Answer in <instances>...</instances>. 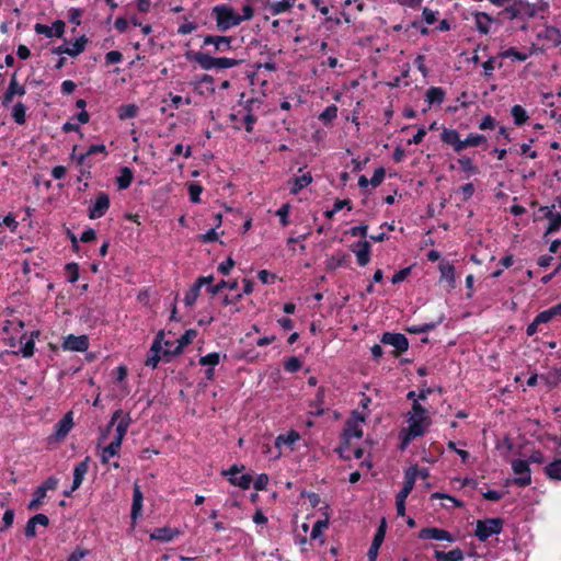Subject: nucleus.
<instances>
[{
  "label": "nucleus",
  "instance_id": "f257e3e1",
  "mask_svg": "<svg viewBox=\"0 0 561 561\" xmlns=\"http://www.w3.org/2000/svg\"><path fill=\"white\" fill-rule=\"evenodd\" d=\"M408 423V427L402 428L399 435L401 450H404L413 439L424 435L431 424L426 410L417 401L412 404Z\"/></svg>",
  "mask_w": 561,
  "mask_h": 561
},
{
  "label": "nucleus",
  "instance_id": "f03ea898",
  "mask_svg": "<svg viewBox=\"0 0 561 561\" xmlns=\"http://www.w3.org/2000/svg\"><path fill=\"white\" fill-rule=\"evenodd\" d=\"M185 57L196 62L203 70L229 69L239 66L242 60L229 57H214L208 53L188 50Z\"/></svg>",
  "mask_w": 561,
  "mask_h": 561
},
{
  "label": "nucleus",
  "instance_id": "7ed1b4c3",
  "mask_svg": "<svg viewBox=\"0 0 561 561\" xmlns=\"http://www.w3.org/2000/svg\"><path fill=\"white\" fill-rule=\"evenodd\" d=\"M211 15L216 21V27L225 33L241 24L239 14L228 4H218L211 9Z\"/></svg>",
  "mask_w": 561,
  "mask_h": 561
},
{
  "label": "nucleus",
  "instance_id": "20e7f679",
  "mask_svg": "<svg viewBox=\"0 0 561 561\" xmlns=\"http://www.w3.org/2000/svg\"><path fill=\"white\" fill-rule=\"evenodd\" d=\"M503 524V519L500 517L479 519L476 525V536L480 541H485L491 536L500 534Z\"/></svg>",
  "mask_w": 561,
  "mask_h": 561
},
{
  "label": "nucleus",
  "instance_id": "39448f33",
  "mask_svg": "<svg viewBox=\"0 0 561 561\" xmlns=\"http://www.w3.org/2000/svg\"><path fill=\"white\" fill-rule=\"evenodd\" d=\"M116 424L115 428V437L118 439H123L131 424V417L129 413L123 412V410L118 409L113 412L112 417L106 426V433Z\"/></svg>",
  "mask_w": 561,
  "mask_h": 561
},
{
  "label": "nucleus",
  "instance_id": "423d86ee",
  "mask_svg": "<svg viewBox=\"0 0 561 561\" xmlns=\"http://www.w3.org/2000/svg\"><path fill=\"white\" fill-rule=\"evenodd\" d=\"M365 422V417L358 412H353L352 416L346 421L343 437L348 443L353 438H362L363 430L362 424Z\"/></svg>",
  "mask_w": 561,
  "mask_h": 561
},
{
  "label": "nucleus",
  "instance_id": "0eeeda50",
  "mask_svg": "<svg viewBox=\"0 0 561 561\" xmlns=\"http://www.w3.org/2000/svg\"><path fill=\"white\" fill-rule=\"evenodd\" d=\"M232 36L225 35H205L203 37V47L214 46V53H227L232 49Z\"/></svg>",
  "mask_w": 561,
  "mask_h": 561
},
{
  "label": "nucleus",
  "instance_id": "6e6552de",
  "mask_svg": "<svg viewBox=\"0 0 561 561\" xmlns=\"http://www.w3.org/2000/svg\"><path fill=\"white\" fill-rule=\"evenodd\" d=\"M512 470L517 478L514 479V483L519 486H527L531 483L530 468L528 461L522 459H515L512 461Z\"/></svg>",
  "mask_w": 561,
  "mask_h": 561
},
{
  "label": "nucleus",
  "instance_id": "1a4fd4ad",
  "mask_svg": "<svg viewBox=\"0 0 561 561\" xmlns=\"http://www.w3.org/2000/svg\"><path fill=\"white\" fill-rule=\"evenodd\" d=\"M111 201L105 192H100L92 206L88 209V216L90 219H99L103 217L110 209Z\"/></svg>",
  "mask_w": 561,
  "mask_h": 561
},
{
  "label": "nucleus",
  "instance_id": "9d476101",
  "mask_svg": "<svg viewBox=\"0 0 561 561\" xmlns=\"http://www.w3.org/2000/svg\"><path fill=\"white\" fill-rule=\"evenodd\" d=\"M26 93V89L23 84H20L18 81V73L14 71L11 75V79L8 85V89L2 95L1 102L3 106H8L15 96H23Z\"/></svg>",
  "mask_w": 561,
  "mask_h": 561
},
{
  "label": "nucleus",
  "instance_id": "9b49d317",
  "mask_svg": "<svg viewBox=\"0 0 561 561\" xmlns=\"http://www.w3.org/2000/svg\"><path fill=\"white\" fill-rule=\"evenodd\" d=\"M66 24L62 20H56L51 26L46 24L36 23L34 30L37 34L45 35L48 38L62 37Z\"/></svg>",
  "mask_w": 561,
  "mask_h": 561
},
{
  "label": "nucleus",
  "instance_id": "f8f14e48",
  "mask_svg": "<svg viewBox=\"0 0 561 561\" xmlns=\"http://www.w3.org/2000/svg\"><path fill=\"white\" fill-rule=\"evenodd\" d=\"M77 148L78 146H73L70 154L71 160L76 161V167L79 171L77 182H81L83 179L90 180L92 178L91 169L93 163L90 160H84V157L77 156Z\"/></svg>",
  "mask_w": 561,
  "mask_h": 561
},
{
  "label": "nucleus",
  "instance_id": "ddd939ff",
  "mask_svg": "<svg viewBox=\"0 0 561 561\" xmlns=\"http://www.w3.org/2000/svg\"><path fill=\"white\" fill-rule=\"evenodd\" d=\"M176 339L178 336L175 334L169 332L168 335H165L164 332L161 331L156 335L149 351H172L171 348H174L176 345Z\"/></svg>",
  "mask_w": 561,
  "mask_h": 561
},
{
  "label": "nucleus",
  "instance_id": "4468645a",
  "mask_svg": "<svg viewBox=\"0 0 561 561\" xmlns=\"http://www.w3.org/2000/svg\"><path fill=\"white\" fill-rule=\"evenodd\" d=\"M440 140L443 144L450 146L455 152H461L463 150V140L460 138V134L453 128L444 127L440 133Z\"/></svg>",
  "mask_w": 561,
  "mask_h": 561
},
{
  "label": "nucleus",
  "instance_id": "2eb2a0df",
  "mask_svg": "<svg viewBox=\"0 0 561 561\" xmlns=\"http://www.w3.org/2000/svg\"><path fill=\"white\" fill-rule=\"evenodd\" d=\"M386 345H391L394 351H408L409 341L402 333L385 332L380 340Z\"/></svg>",
  "mask_w": 561,
  "mask_h": 561
},
{
  "label": "nucleus",
  "instance_id": "dca6fc26",
  "mask_svg": "<svg viewBox=\"0 0 561 561\" xmlns=\"http://www.w3.org/2000/svg\"><path fill=\"white\" fill-rule=\"evenodd\" d=\"M419 538L420 539L445 540L448 542L455 541L454 536L449 531L442 529V528H436V527L422 528L419 533Z\"/></svg>",
  "mask_w": 561,
  "mask_h": 561
},
{
  "label": "nucleus",
  "instance_id": "f3484780",
  "mask_svg": "<svg viewBox=\"0 0 561 561\" xmlns=\"http://www.w3.org/2000/svg\"><path fill=\"white\" fill-rule=\"evenodd\" d=\"M417 477V466H411L409 467L404 472V483L403 488L400 490V492L397 494V499L407 500L409 494L414 488L415 480Z\"/></svg>",
  "mask_w": 561,
  "mask_h": 561
},
{
  "label": "nucleus",
  "instance_id": "a211bd4d",
  "mask_svg": "<svg viewBox=\"0 0 561 561\" xmlns=\"http://www.w3.org/2000/svg\"><path fill=\"white\" fill-rule=\"evenodd\" d=\"M386 520L385 518L381 520L375 536H374V539H373V542L370 545V548L367 552V557H368V560L369 561H376L377 560V556H378V551H379V548L380 546L382 545L383 540H385V536H386Z\"/></svg>",
  "mask_w": 561,
  "mask_h": 561
},
{
  "label": "nucleus",
  "instance_id": "6ab92c4d",
  "mask_svg": "<svg viewBox=\"0 0 561 561\" xmlns=\"http://www.w3.org/2000/svg\"><path fill=\"white\" fill-rule=\"evenodd\" d=\"M89 345V337L84 334L79 336L69 334L62 343L64 351H88Z\"/></svg>",
  "mask_w": 561,
  "mask_h": 561
},
{
  "label": "nucleus",
  "instance_id": "aec40b11",
  "mask_svg": "<svg viewBox=\"0 0 561 561\" xmlns=\"http://www.w3.org/2000/svg\"><path fill=\"white\" fill-rule=\"evenodd\" d=\"M352 251L355 253L359 266H366L370 262L371 245L368 241L365 240L354 243Z\"/></svg>",
  "mask_w": 561,
  "mask_h": 561
},
{
  "label": "nucleus",
  "instance_id": "412c9836",
  "mask_svg": "<svg viewBox=\"0 0 561 561\" xmlns=\"http://www.w3.org/2000/svg\"><path fill=\"white\" fill-rule=\"evenodd\" d=\"M554 205L551 207L541 206L540 211L543 213L545 218L549 220V225L546 230V234L558 232L561 228V214L553 213Z\"/></svg>",
  "mask_w": 561,
  "mask_h": 561
},
{
  "label": "nucleus",
  "instance_id": "4be33fe9",
  "mask_svg": "<svg viewBox=\"0 0 561 561\" xmlns=\"http://www.w3.org/2000/svg\"><path fill=\"white\" fill-rule=\"evenodd\" d=\"M73 426V412H67L55 425V437L57 440L64 439Z\"/></svg>",
  "mask_w": 561,
  "mask_h": 561
},
{
  "label": "nucleus",
  "instance_id": "5701e85b",
  "mask_svg": "<svg viewBox=\"0 0 561 561\" xmlns=\"http://www.w3.org/2000/svg\"><path fill=\"white\" fill-rule=\"evenodd\" d=\"M90 457H85L84 460L80 461L76 465L73 469V481H72V490H77L82 484L84 477L89 470Z\"/></svg>",
  "mask_w": 561,
  "mask_h": 561
},
{
  "label": "nucleus",
  "instance_id": "b1692460",
  "mask_svg": "<svg viewBox=\"0 0 561 561\" xmlns=\"http://www.w3.org/2000/svg\"><path fill=\"white\" fill-rule=\"evenodd\" d=\"M312 180L313 179L310 172H307L300 176H295L288 181V184L290 185L289 193L291 195H297L302 188L311 184Z\"/></svg>",
  "mask_w": 561,
  "mask_h": 561
},
{
  "label": "nucleus",
  "instance_id": "393cba45",
  "mask_svg": "<svg viewBox=\"0 0 561 561\" xmlns=\"http://www.w3.org/2000/svg\"><path fill=\"white\" fill-rule=\"evenodd\" d=\"M299 439V434L297 432H289L285 435H278L275 439V449L276 451L273 454V458H279L280 455H282V451H280V446L284 444V445H291L294 444L296 440Z\"/></svg>",
  "mask_w": 561,
  "mask_h": 561
},
{
  "label": "nucleus",
  "instance_id": "a878e982",
  "mask_svg": "<svg viewBox=\"0 0 561 561\" xmlns=\"http://www.w3.org/2000/svg\"><path fill=\"white\" fill-rule=\"evenodd\" d=\"M446 92L440 87H431L425 93V100L428 106L440 105L445 100Z\"/></svg>",
  "mask_w": 561,
  "mask_h": 561
},
{
  "label": "nucleus",
  "instance_id": "bb28decb",
  "mask_svg": "<svg viewBox=\"0 0 561 561\" xmlns=\"http://www.w3.org/2000/svg\"><path fill=\"white\" fill-rule=\"evenodd\" d=\"M434 558L436 561H463L465 556L460 548H455L448 552L435 550Z\"/></svg>",
  "mask_w": 561,
  "mask_h": 561
},
{
  "label": "nucleus",
  "instance_id": "cd10ccee",
  "mask_svg": "<svg viewBox=\"0 0 561 561\" xmlns=\"http://www.w3.org/2000/svg\"><path fill=\"white\" fill-rule=\"evenodd\" d=\"M540 38L550 42L554 47L561 45V32L556 26H546L538 35Z\"/></svg>",
  "mask_w": 561,
  "mask_h": 561
},
{
  "label": "nucleus",
  "instance_id": "c85d7f7f",
  "mask_svg": "<svg viewBox=\"0 0 561 561\" xmlns=\"http://www.w3.org/2000/svg\"><path fill=\"white\" fill-rule=\"evenodd\" d=\"M556 317L561 318V304L554 305L551 308L539 312L536 316V323L546 324Z\"/></svg>",
  "mask_w": 561,
  "mask_h": 561
},
{
  "label": "nucleus",
  "instance_id": "c756f323",
  "mask_svg": "<svg viewBox=\"0 0 561 561\" xmlns=\"http://www.w3.org/2000/svg\"><path fill=\"white\" fill-rule=\"evenodd\" d=\"M220 362V354L219 353H208L206 356L201 357L199 364L203 366H210L206 370V378L208 380H211L214 377V367L218 365Z\"/></svg>",
  "mask_w": 561,
  "mask_h": 561
},
{
  "label": "nucleus",
  "instance_id": "7c9ffc66",
  "mask_svg": "<svg viewBox=\"0 0 561 561\" xmlns=\"http://www.w3.org/2000/svg\"><path fill=\"white\" fill-rule=\"evenodd\" d=\"M474 20L477 30L481 34H488L490 32V25L494 21L493 18L485 12H477Z\"/></svg>",
  "mask_w": 561,
  "mask_h": 561
},
{
  "label": "nucleus",
  "instance_id": "2f4dec72",
  "mask_svg": "<svg viewBox=\"0 0 561 561\" xmlns=\"http://www.w3.org/2000/svg\"><path fill=\"white\" fill-rule=\"evenodd\" d=\"M197 336V331L194 329L186 330L182 335L178 336L176 345L173 351H183L184 347L190 345Z\"/></svg>",
  "mask_w": 561,
  "mask_h": 561
},
{
  "label": "nucleus",
  "instance_id": "473e14b6",
  "mask_svg": "<svg viewBox=\"0 0 561 561\" xmlns=\"http://www.w3.org/2000/svg\"><path fill=\"white\" fill-rule=\"evenodd\" d=\"M134 179L133 170L128 167L121 169V174L116 179V184L119 190H126L130 186Z\"/></svg>",
  "mask_w": 561,
  "mask_h": 561
},
{
  "label": "nucleus",
  "instance_id": "72a5a7b5",
  "mask_svg": "<svg viewBox=\"0 0 561 561\" xmlns=\"http://www.w3.org/2000/svg\"><path fill=\"white\" fill-rule=\"evenodd\" d=\"M293 5L294 2L291 0H280L277 2L268 3L266 9L271 12L272 15H278L289 11Z\"/></svg>",
  "mask_w": 561,
  "mask_h": 561
},
{
  "label": "nucleus",
  "instance_id": "f704fd0d",
  "mask_svg": "<svg viewBox=\"0 0 561 561\" xmlns=\"http://www.w3.org/2000/svg\"><path fill=\"white\" fill-rule=\"evenodd\" d=\"M176 535H179L178 530H173V529H171L169 527H162V528H157L151 534L150 537L152 539H156V540H159V541L168 542V541H171Z\"/></svg>",
  "mask_w": 561,
  "mask_h": 561
},
{
  "label": "nucleus",
  "instance_id": "c9c22d12",
  "mask_svg": "<svg viewBox=\"0 0 561 561\" xmlns=\"http://www.w3.org/2000/svg\"><path fill=\"white\" fill-rule=\"evenodd\" d=\"M440 277L448 282L451 288L455 287V266L448 262L439 264Z\"/></svg>",
  "mask_w": 561,
  "mask_h": 561
},
{
  "label": "nucleus",
  "instance_id": "e433bc0d",
  "mask_svg": "<svg viewBox=\"0 0 561 561\" xmlns=\"http://www.w3.org/2000/svg\"><path fill=\"white\" fill-rule=\"evenodd\" d=\"M443 321V317H440L436 322H426L422 324H413L407 328L409 333L413 334H424L428 331L435 329V327Z\"/></svg>",
  "mask_w": 561,
  "mask_h": 561
},
{
  "label": "nucleus",
  "instance_id": "4c0bfd02",
  "mask_svg": "<svg viewBox=\"0 0 561 561\" xmlns=\"http://www.w3.org/2000/svg\"><path fill=\"white\" fill-rule=\"evenodd\" d=\"M540 379L545 381L548 387H556L561 382V367L549 370L547 374L540 376Z\"/></svg>",
  "mask_w": 561,
  "mask_h": 561
},
{
  "label": "nucleus",
  "instance_id": "58836bf2",
  "mask_svg": "<svg viewBox=\"0 0 561 561\" xmlns=\"http://www.w3.org/2000/svg\"><path fill=\"white\" fill-rule=\"evenodd\" d=\"M511 114L514 119V124L517 126L524 125L527 122V119L529 118L526 110L522 105H518V104L514 105L511 108Z\"/></svg>",
  "mask_w": 561,
  "mask_h": 561
},
{
  "label": "nucleus",
  "instance_id": "ea45409f",
  "mask_svg": "<svg viewBox=\"0 0 561 561\" xmlns=\"http://www.w3.org/2000/svg\"><path fill=\"white\" fill-rule=\"evenodd\" d=\"M545 472L549 479L561 481V459L553 460L547 465Z\"/></svg>",
  "mask_w": 561,
  "mask_h": 561
},
{
  "label": "nucleus",
  "instance_id": "a19ab883",
  "mask_svg": "<svg viewBox=\"0 0 561 561\" xmlns=\"http://www.w3.org/2000/svg\"><path fill=\"white\" fill-rule=\"evenodd\" d=\"M350 260V255L344 252H339L336 254H333L330 260L328 261V267L329 268H337L347 265Z\"/></svg>",
  "mask_w": 561,
  "mask_h": 561
},
{
  "label": "nucleus",
  "instance_id": "79ce46f5",
  "mask_svg": "<svg viewBox=\"0 0 561 561\" xmlns=\"http://www.w3.org/2000/svg\"><path fill=\"white\" fill-rule=\"evenodd\" d=\"M337 117V106L331 104L327 106L319 115V119L324 125H330Z\"/></svg>",
  "mask_w": 561,
  "mask_h": 561
},
{
  "label": "nucleus",
  "instance_id": "37998d69",
  "mask_svg": "<svg viewBox=\"0 0 561 561\" xmlns=\"http://www.w3.org/2000/svg\"><path fill=\"white\" fill-rule=\"evenodd\" d=\"M12 118L19 125H23L26 122V106L22 102H18L12 108Z\"/></svg>",
  "mask_w": 561,
  "mask_h": 561
},
{
  "label": "nucleus",
  "instance_id": "c03bdc74",
  "mask_svg": "<svg viewBox=\"0 0 561 561\" xmlns=\"http://www.w3.org/2000/svg\"><path fill=\"white\" fill-rule=\"evenodd\" d=\"M458 164L463 172L468 173V176L479 173V168L473 163L472 159L467 156L460 157Z\"/></svg>",
  "mask_w": 561,
  "mask_h": 561
},
{
  "label": "nucleus",
  "instance_id": "a18cd8bd",
  "mask_svg": "<svg viewBox=\"0 0 561 561\" xmlns=\"http://www.w3.org/2000/svg\"><path fill=\"white\" fill-rule=\"evenodd\" d=\"M87 43L88 38L84 35L80 36L76 39L71 47H68L67 55L70 57H77L85 49Z\"/></svg>",
  "mask_w": 561,
  "mask_h": 561
},
{
  "label": "nucleus",
  "instance_id": "49530a36",
  "mask_svg": "<svg viewBox=\"0 0 561 561\" xmlns=\"http://www.w3.org/2000/svg\"><path fill=\"white\" fill-rule=\"evenodd\" d=\"M520 5V0H514L513 3L504 8L503 14L510 20L522 18Z\"/></svg>",
  "mask_w": 561,
  "mask_h": 561
},
{
  "label": "nucleus",
  "instance_id": "de8ad7c7",
  "mask_svg": "<svg viewBox=\"0 0 561 561\" xmlns=\"http://www.w3.org/2000/svg\"><path fill=\"white\" fill-rule=\"evenodd\" d=\"M238 287V282L237 280H231V282H228V280H220L218 284L214 285V286H208L207 287V291L213 294V295H217L218 293H220L224 288H229L230 290H234L237 289Z\"/></svg>",
  "mask_w": 561,
  "mask_h": 561
},
{
  "label": "nucleus",
  "instance_id": "09e8293b",
  "mask_svg": "<svg viewBox=\"0 0 561 561\" xmlns=\"http://www.w3.org/2000/svg\"><path fill=\"white\" fill-rule=\"evenodd\" d=\"M486 142V137L480 134H469L466 139H463V150L469 147H478L482 144Z\"/></svg>",
  "mask_w": 561,
  "mask_h": 561
},
{
  "label": "nucleus",
  "instance_id": "8fccbe9b",
  "mask_svg": "<svg viewBox=\"0 0 561 561\" xmlns=\"http://www.w3.org/2000/svg\"><path fill=\"white\" fill-rule=\"evenodd\" d=\"M502 58H513L517 61H525L528 58V54L519 51L516 47H510L500 54Z\"/></svg>",
  "mask_w": 561,
  "mask_h": 561
},
{
  "label": "nucleus",
  "instance_id": "3c124183",
  "mask_svg": "<svg viewBox=\"0 0 561 561\" xmlns=\"http://www.w3.org/2000/svg\"><path fill=\"white\" fill-rule=\"evenodd\" d=\"M175 353H162L163 356H160V353H153L151 356H149L145 365L151 368H156L161 359H164L165 362L171 360V356Z\"/></svg>",
  "mask_w": 561,
  "mask_h": 561
},
{
  "label": "nucleus",
  "instance_id": "603ef678",
  "mask_svg": "<svg viewBox=\"0 0 561 561\" xmlns=\"http://www.w3.org/2000/svg\"><path fill=\"white\" fill-rule=\"evenodd\" d=\"M67 279L69 283L75 284L80 276L79 265L75 262L68 263L65 266Z\"/></svg>",
  "mask_w": 561,
  "mask_h": 561
},
{
  "label": "nucleus",
  "instance_id": "864d4df0",
  "mask_svg": "<svg viewBox=\"0 0 561 561\" xmlns=\"http://www.w3.org/2000/svg\"><path fill=\"white\" fill-rule=\"evenodd\" d=\"M291 206L289 203L283 204L277 210L276 216L279 218V222L283 227H286L289 225V214H290Z\"/></svg>",
  "mask_w": 561,
  "mask_h": 561
},
{
  "label": "nucleus",
  "instance_id": "5fc2aeb1",
  "mask_svg": "<svg viewBox=\"0 0 561 561\" xmlns=\"http://www.w3.org/2000/svg\"><path fill=\"white\" fill-rule=\"evenodd\" d=\"M138 113V106L135 104L123 105L119 107L118 117L121 119L134 118Z\"/></svg>",
  "mask_w": 561,
  "mask_h": 561
},
{
  "label": "nucleus",
  "instance_id": "6e6d98bb",
  "mask_svg": "<svg viewBox=\"0 0 561 561\" xmlns=\"http://www.w3.org/2000/svg\"><path fill=\"white\" fill-rule=\"evenodd\" d=\"M229 481L231 484L237 485L243 490H247L251 485L252 477L250 474L245 473L240 477H231V478H229Z\"/></svg>",
  "mask_w": 561,
  "mask_h": 561
},
{
  "label": "nucleus",
  "instance_id": "4d7b16f0",
  "mask_svg": "<svg viewBox=\"0 0 561 561\" xmlns=\"http://www.w3.org/2000/svg\"><path fill=\"white\" fill-rule=\"evenodd\" d=\"M522 18L533 19L537 14L536 5L529 3L527 0H520Z\"/></svg>",
  "mask_w": 561,
  "mask_h": 561
},
{
  "label": "nucleus",
  "instance_id": "13d9d810",
  "mask_svg": "<svg viewBox=\"0 0 561 561\" xmlns=\"http://www.w3.org/2000/svg\"><path fill=\"white\" fill-rule=\"evenodd\" d=\"M199 291H201V289L198 287H196L195 284H193L190 287V289L185 293V296H184L185 305L188 307L193 306L199 296Z\"/></svg>",
  "mask_w": 561,
  "mask_h": 561
},
{
  "label": "nucleus",
  "instance_id": "bf43d9fd",
  "mask_svg": "<svg viewBox=\"0 0 561 561\" xmlns=\"http://www.w3.org/2000/svg\"><path fill=\"white\" fill-rule=\"evenodd\" d=\"M45 496L46 493L44 492V490L37 486L36 490L34 491L33 500L28 503V510H37Z\"/></svg>",
  "mask_w": 561,
  "mask_h": 561
},
{
  "label": "nucleus",
  "instance_id": "052dcab7",
  "mask_svg": "<svg viewBox=\"0 0 561 561\" xmlns=\"http://www.w3.org/2000/svg\"><path fill=\"white\" fill-rule=\"evenodd\" d=\"M96 153H105V154H107L106 147L103 144L91 145L85 152L79 153L78 156L79 157H84V160H89V158L91 156L96 154Z\"/></svg>",
  "mask_w": 561,
  "mask_h": 561
},
{
  "label": "nucleus",
  "instance_id": "680f3d73",
  "mask_svg": "<svg viewBox=\"0 0 561 561\" xmlns=\"http://www.w3.org/2000/svg\"><path fill=\"white\" fill-rule=\"evenodd\" d=\"M83 14V10L79 8H71L68 11V19L69 22L75 24L76 26H79L81 24V18Z\"/></svg>",
  "mask_w": 561,
  "mask_h": 561
},
{
  "label": "nucleus",
  "instance_id": "e2e57ef3",
  "mask_svg": "<svg viewBox=\"0 0 561 561\" xmlns=\"http://www.w3.org/2000/svg\"><path fill=\"white\" fill-rule=\"evenodd\" d=\"M385 176H386V170L382 167L377 168L370 179V184L374 187H378L385 180Z\"/></svg>",
  "mask_w": 561,
  "mask_h": 561
},
{
  "label": "nucleus",
  "instance_id": "0e129e2a",
  "mask_svg": "<svg viewBox=\"0 0 561 561\" xmlns=\"http://www.w3.org/2000/svg\"><path fill=\"white\" fill-rule=\"evenodd\" d=\"M202 192H203V187L197 183H192L188 186L190 198L193 203L201 202L199 196H201Z\"/></svg>",
  "mask_w": 561,
  "mask_h": 561
},
{
  "label": "nucleus",
  "instance_id": "69168bd1",
  "mask_svg": "<svg viewBox=\"0 0 561 561\" xmlns=\"http://www.w3.org/2000/svg\"><path fill=\"white\" fill-rule=\"evenodd\" d=\"M328 526H329V523L327 519L316 522V524L313 525V527L311 529L310 537L312 539L319 538L321 536L323 529L327 528Z\"/></svg>",
  "mask_w": 561,
  "mask_h": 561
},
{
  "label": "nucleus",
  "instance_id": "338daca9",
  "mask_svg": "<svg viewBox=\"0 0 561 561\" xmlns=\"http://www.w3.org/2000/svg\"><path fill=\"white\" fill-rule=\"evenodd\" d=\"M123 60V54L118 50H111L106 53L105 55V64L112 65V64H118Z\"/></svg>",
  "mask_w": 561,
  "mask_h": 561
},
{
  "label": "nucleus",
  "instance_id": "774afa93",
  "mask_svg": "<svg viewBox=\"0 0 561 561\" xmlns=\"http://www.w3.org/2000/svg\"><path fill=\"white\" fill-rule=\"evenodd\" d=\"M460 193L462 194V201H469L474 194V186L472 183H466L459 187Z\"/></svg>",
  "mask_w": 561,
  "mask_h": 561
}]
</instances>
